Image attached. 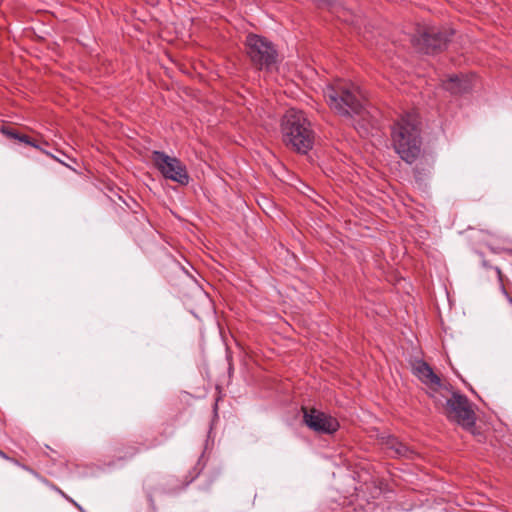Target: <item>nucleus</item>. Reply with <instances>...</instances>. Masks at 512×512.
<instances>
[{
  "label": "nucleus",
  "mask_w": 512,
  "mask_h": 512,
  "mask_svg": "<svg viewBox=\"0 0 512 512\" xmlns=\"http://www.w3.org/2000/svg\"><path fill=\"white\" fill-rule=\"evenodd\" d=\"M392 146L399 157L408 164L421 154V136L416 118L411 114L401 116L391 130Z\"/></svg>",
  "instance_id": "f257e3e1"
},
{
  "label": "nucleus",
  "mask_w": 512,
  "mask_h": 512,
  "mask_svg": "<svg viewBox=\"0 0 512 512\" xmlns=\"http://www.w3.org/2000/svg\"><path fill=\"white\" fill-rule=\"evenodd\" d=\"M281 131L283 142L295 152L307 154L313 148L315 134L302 111L288 110L283 116Z\"/></svg>",
  "instance_id": "f03ea898"
},
{
  "label": "nucleus",
  "mask_w": 512,
  "mask_h": 512,
  "mask_svg": "<svg viewBox=\"0 0 512 512\" xmlns=\"http://www.w3.org/2000/svg\"><path fill=\"white\" fill-rule=\"evenodd\" d=\"M324 98L332 111L339 116L352 118L364 117L365 107L357 88L346 81L337 80L324 89Z\"/></svg>",
  "instance_id": "7ed1b4c3"
},
{
  "label": "nucleus",
  "mask_w": 512,
  "mask_h": 512,
  "mask_svg": "<svg viewBox=\"0 0 512 512\" xmlns=\"http://www.w3.org/2000/svg\"><path fill=\"white\" fill-rule=\"evenodd\" d=\"M443 408V413L449 421L457 423L473 435L481 436L480 433H476V414L473 404L467 396L454 391L451 397L446 400Z\"/></svg>",
  "instance_id": "20e7f679"
},
{
  "label": "nucleus",
  "mask_w": 512,
  "mask_h": 512,
  "mask_svg": "<svg viewBox=\"0 0 512 512\" xmlns=\"http://www.w3.org/2000/svg\"><path fill=\"white\" fill-rule=\"evenodd\" d=\"M247 56L259 70H270L277 61V50L273 43L257 34H248L245 40Z\"/></svg>",
  "instance_id": "39448f33"
},
{
  "label": "nucleus",
  "mask_w": 512,
  "mask_h": 512,
  "mask_svg": "<svg viewBox=\"0 0 512 512\" xmlns=\"http://www.w3.org/2000/svg\"><path fill=\"white\" fill-rule=\"evenodd\" d=\"M454 32L451 29L426 28L413 35L411 42L420 52L437 54L447 48Z\"/></svg>",
  "instance_id": "423d86ee"
},
{
  "label": "nucleus",
  "mask_w": 512,
  "mask_h": 512,
  "mask_svg": "<svg viewBox=\"0 0 512 512\" xmlns=\"http://www.w3.org/2000/svg\"><path fill=\"white\" fill-rule=\"evenodd\" d=\"M151 160L164 178L184 186L189 183L190 176L187 168L178 158L155 150L152 152Z\"/></svg>",
  "instance_id": "0eeeda50"
},
{
  "label": "nucleus",
  "mask_w": 512,
  "mask_h": 512,
  "mask_svg": "<svg viewBox=\"0 0 512 512\" xmlns=\"http://www.w3.org/2000/svg\"><path fill=\"white\" fill-rule=\"evenodd\" d=\"M303 423L318 434L332 435L340 428L339 421L316 408L302 407Z\"/></svg>",
  "instance_id": "6e6552de"
},
{
  "label": "nucleus",
  "mask_w": 512,
  "mask_h": 512,
  "mask_svg": "<svg viewBox=\"0 0 512 512\" xmlns=\"http://www.w3.org/2000/svg\"><path fill=\"white\" fill-rule=\"evenodd\" d=\"M379 442L390 457L413 459L417 455L412 447L401 442L393 435L382 434L379 437Z\"/></svg>",
  "instance_id": "1a4fd4ad"
},
{
  "label": "nucleus",
  "mask_w": 512,
  "mask_h": 512,
  "mask_svg": "<svg viewBox=\"0 0 512 512\" xmlns=\"http://www.w3.org/2000/svg\"><path fill=\"white\" fill-rule=\"evenodd\" d=\"M443 88L454 95H461L472 90L471 79L463 74L452 75L443 81Z\"/></svg>",
  "instance_id": "9d476101"
},
{
  "label": "nucleus",
  "mask_w": 512,
  "mask_h": 512,
  "mask_svg": "<svg viewBox=\"0 0 512 512\" xmlns=\"http://www.w3.org/2000/svg\"><path fill=\"white\" fill-rule=\"evenodd\" d=\"M1 132L2 134H4L7 138L9 139H13V140H17L19 142H22V143H25L27 145H30L38 150H40L41 152H43L44 154H46L47 156L51 157L52 159L64 164L60 159H58L56 156H54L53 154H51L50 152L44 150L38 143L37 141H35L34 139H32L30 136L26 135V134H23V133H20L17 129H14L12 127H8V126H3L1 128Z\"/></svg>",
  "instance_id": "9b49d317"
},
{
  "label": "nucleus",
  "mask_w": 512,
  "mask_h": 512,
  "mask_svg": "<svg viewBox=\"0 0 512 512\" xmlns=\"http://www.w3.org/2000/svg\"><path fill=\"white\" fill-rule=\"evenodd\" d=\"M317 5L320 8H329L332 13H334L337 18L341 19L344 22H348L351 24H356L358 20L354 19V16L350 14V12L344 8L341 4L336 3L335 0H316Z\"/></svg>",
  "instance_id": "f8f14e48"
},
{
  "label": "nucleus",
  "mask_w": 512,
  "mask_h": 512,
  "mask_svg": "<svg viewBox=\"0 0 512 512\" xmlns=\"http://www.w3.org/2000/svg\"><path fill=\"white\" fill-rule=\"evenodd\" d=\"M415 373L423 383L430 386H440V378L426 362H419L415 367Z\"/></svg>",
  "instance_id": "ddd939ff"
},
{
  "label": "nucleus",
  "mask_w": 512,
  "mask_h": 512,
  "mask_svg": "<svg viewBox=\"0 0 512 512\" xmlns=\"http://www.w3.org/2000/svg\"><path fill=\"white\" fill-rule=\"evenodd\" d=\"M140 452V448L134 444H126L116 450L117 461H128L133 459Z\"/></svg>",
  "instance_id": "4468645a"
},
{
  "label": "nucleus",
  "mask_w": 512,
  "mask_h": 512,
  "mask_svg": "<svg viewBox=\"0 0 512 512\" xmlns=\"http://www.w3.org/2000/svg\"><path fill=\"white\" fill-rule=\"evenodd\" d=\"M56 490L69 502H71L74 506H76L79 510H81V506L77 504L72 498H70L67 494H65L61 489L56 488Z\"/></svg>",
  "instance_id": "2eb2a0df"
},
{
  "label": "nucleus",
  "mask_w": 512,
  "mask_h": 512,
  "mask_svg": "<svg viewBox=\"0 0 512 512\" xmlns=\"http://www.w3.org/2000/svg\"><path fill=\"white\" fill-rule=\"evenodd\" d=\"M56 490L69 502H71L74 506H76L79 510H81V506L77 504L72 498H70L67 494H65L61 489L56 488Z\"/></svg>",
  "instance_id": "dca6fc26"
},
{
  "label": "nucleus",
  "mask_w": 512,
  "mask_h": 512,
  "mask_svg": "<svg viewBox=\"0 0 512 512\" xmlns=\"http://www.w3.org/2000/svg\"><path fill=\"white\" fill-rule=\"evenodd\" d=\"M56 490L69 502H71L74 506H76L79 510H81V506L77 504L72 498H70L67 494H65L61 489L56 488Z\"/></svg>",
  "instance_id": "f3484780"
},
{
  "label": "nucleus",
  "mask_w": 512,
  "mask_h": 512,
  "mask_svg": "<svg viewBox=\"0 0 512 512\" xmlns=\"http://www.w3.org/2000/svg\"><path fill=\"white\" fill-rule=\"evenodd\" d=\"M56 490L69 502H71L74 506H76L79 510H81V506L77 504L72 498H70L67 494H65L61 489L56 488Z\"/></svg>",
  "instance_id": "a211bd4d"
},
{
  "label": "nucleus",
  "mask_w": 512,
  "mask_h": 512,
  "mask_svg": "<svg viewBox=\"0 0 512 512\" xmlns=\"http://www.w3.org/2000/svg\"><path fill=\"white\" fill-rule=\"evenodd\" d=\"M0 457L6 459V460H10L12 461L13 463H15L16 465H19V462L17 460H14V459H11L10 457H8L3 451L0 450Z\"/></svg>",
  "instance_id": "6ab92c4d"
},
{
  "label": "nucleus",
  "mask_w": 512,
  "mask_h": 512,
  "mask_svg": "<svg viewBox=\"0 0 512 512\" xmlns=\"http://www.w3.org/2000/svg\"><path fill=\"white\" fill-rule=\"evenodd\" d=\"M414 172H415V177H416V179L421 180V179H422V177H421V172L419 171V167H418V165L415 167Z\"/></svg>",
  "instance_id": "aec40b11"
},
{
  "label": "nucleus",
  "mask_w": 512,
  "mask_h": 512,
  "mask_svg": "<svg viewBox=\"0 0 512 512\" xmlns=\"http://www.w3.org/2000/svg\"><path fill=\"white\" fill-rule=\"evenodd\" d=\"M495 271L499 277V280L502 281V272L499 267H495Z\"/></svg>",
  "instance_id": "412c9836"
},
{
  "label": "nucleus",
  "mask_w": 512,
  "mask_h": 512,
  "mask_svg": "<svg viewBox=\"0 0 512 512\" xmlns=\"http://www.w3.org/2000/svg\"><path fill=\"white\" fill-rule=\"evenodd\" d=\"M22 467H23L25 470H28V471H30V472H32V473H34V471H33L32 469L28 468L27 466L23 465Z\"/></svg>",
  "instance_id": "4be33fe9"
},
{
  "label": "nucleus",
  "mask_w": 512,
  "mask_h": 512,
  "mask_svg": "<svg viewBox=\"0 0 512 512\" xmlns=\"http://www.w3.org/2000/svg\"><path fill=\"white\" fill-rule=\"evenodd\" d=\"M199 470H201V468H200ZM199 473H200V471L196 472L195 477H196V476H198V475H199Z\"/></svg>",
  "instance_id": "5701e85b"
},
{
  "label": "nucleus",
  "mask_w": 512,
  "mask_h": 512,
  "mask_svg": "<svg viewBox=\"0 0 512 512\" xmlns=\"http://www.w3.org/2000/svg\"><path fill=\"white\" fill-rule=\"evenodd\" d=\"M509 253L512 254V250H509Z\"/></svg>",
  "instance_id": "b1692460"
}]
</instances>
